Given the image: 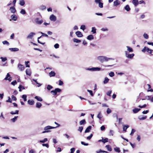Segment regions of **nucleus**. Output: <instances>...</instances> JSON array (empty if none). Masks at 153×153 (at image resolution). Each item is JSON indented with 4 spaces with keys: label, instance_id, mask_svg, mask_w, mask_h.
<instances>
[{
    "label": "nucleus",
    "instance_id": "nucleus-1",
    "mask_svg": "<svg viewBox=\"0 0 153 153\" xmlns=\"http://www.w3.org/2000/svg\"><path fill=\"white\" fill-rule=\"evenodd\" d=\"M127 48V51H125V56L128 58L132 59L134 56V53L129 54V52H133V49L128 46L126 47Z\"/></svg>",
    "mask_w": 153,
    "mask_h": 153
},
{
    "label": "nucleus",
    "instance_id": "nucleus-2",
    "mask_svg": "<svg viewBox=\"0 0 153 153\" xmlns=\"http://www.w3.org/2000/svg\"><path fill=\"white\" fill-rule=\"evenodd\" d=\"M97 59L100 62L103 63L104 62H107L109 60H114V59L111 58H108L104 56H100L97 58Z\"/></svg>",
    "mask_w": 153,
    "mask_h": 153
},
{
    "label": "nucleus",
    "instance_id": "nucleus-3",
    "mask_svg": "<svg viewBox=\"0 0 153 153\" xmlns=\"http://www.w3.org/2000/svg\"><path fill=\"white\" fill-rule=\"evenodd\" d=\"M56 128V127H52L51 126H47L44 128V130L45 131H43L42 133H45L50 132L51 131L49 130L51 129H52L55 128Z\"/></svg>",
    "mask_w": 153,
    "mask_h": 153
},
{
    "label": "nucleus",
    "instance_id": "nucleus-4",
    "mask_svg": "<svg viewBox=\"0 0 153 153\" xmlns=\"http://www.w3.org/2000/svg\"><path fill=\"white\" fill-rule=\"evenodd\" d=\"M142 52H145L146 51L149 53L153 55V50L152 49H149V48L146 47H145L142 50Z\"/></svg>",
    "mask_w": 153,
    "mask_h": 153
},
{
    "label": "nucleus",
    "instance_id": "nucleus-5",
    "mask_svg": "<svg viewBox=\"0 0 153 153\" xmlns=\"http://www.w3.org/2000/svg\"><path fill=\"white\" fill-rule=\"evenodd\" d=\"M86 69L91 71H99L100 70L101 68L98 67H93L91 68H87Z\"/></svg>",
    "mask_w": 153,
    "mask_h": 153
},
{
    "label": "nucleus",
    "instance_id": "nucleus-6",
    "mask_svg": "<svg viewBox=\"0 0 153 153\" xmlns=\"http://www.w3.org/2000/svg\"><path fill=\"white\" fill-rule=\"evenodd\" d=\"M61 91L60 89L59 88H56L54 90H52L51 91V93L53 95L56 94L57 92H59Z\"/></svg>",
    "mask_w": 153,
    "mask_h": 153
},
{
    "label": "nucleus",
    "instance_id": "nucleus-7",
    "mask_svg": "<svg viewBox=\"0 0 153 153\" xmlns=\"http://www.w3.org/2000/svg\"><path fill=\"white\" fill-rule=\"evenodd\" d=\"M101 0H95V2L96 4H98V6L102 8L103 7V3L101 2Z\"/></svg>",
    "mask_w": 153,
    "mask_h": 153
},
{
    "label": "nucleus",
    "instance_id": "nucleus-8",
    "mask_svg": "<svg viewBox=\"0 0 153 153\" xmlns=\"http://www.w3.org/2000/svg\"><path fill=\"white\" fill-rule=\"evenodd\" d=\"M40 33L42 34V35L41 36H40V37H39L38 38V42L40 44H42V45H44L45 44V42L42 43V42H41L40 41H39V39H40V38L41 37L43 36H45L46 37H48V36L47 34H46L45 33H44L42 32H40Z\"/></svg>",
    "mask_w": 153,
    "mask_h": 153
},
{
    "label": "nucleus",
    "instance_id": "nucleus-9",
    "mask_svg": "<svg viewBox=\"0 0 153 153\" xmlns=\"http://www.w3.org/2000/svg\"><path fill=\"white\" fill-rule=\"evenodd\" d=\"M50 19L52 21L55 22L56 20V18L53 14H52L50 17Z\"/></svg>",
    "mask_w": 153,
    "mask_h": 153
},
{
    "label": "nucleus",
    "instance_id": "nucleus-10",
    "mask_svg": "<svg viewBox=\"0 0 153 153\" xmlns=\"http://www.w3.org/2000/svg\"><path fill=\"white\" fill-rule=\"evenodd\" d=\"M4 79L5 80H8L9 82H10L11 81L12 78L10 77V76L9 73H8L7 74L5 78Z\"/></svg>",
    "mask_w": 153,
    "mask_h": 153
},
{
    "label": "nucleus",
    "instance_id": "nucleus-11",
    "mask_svg": "<svg viewBox=\"0 0 153 153\" xmlns=\"http://www.w3.org/2000/svg\"><path fill=\"white\" fill-rule=\"evenodd\" d=\"M18 68L19 70L21 71H23L25 69L24 66L20 64H18Z\"/></svg>",
    "mask_w": 153,
    "mask_h": 153
},
{
    "label": "nucleus",
    "instance_id": "nucleus-12",
    "mask_svg": "<svg viewBox=\"0 0 153 153\" xmlns=\"http://www.w3.org/2000/svg\"><path fill=\"white\" fill-rule=\"evenodd\" d=\"M36 34L35 33L33 32L30 33L27 36V39H32L33 36Z\"/></svg>",
    "mask_w": 153,
    "mask_h": 153
},
{
    "label": "nucleus",
    "instance_id": "nucleus-13",
    "mask_svg": "<svg viewBox=\"0 0 153 153\" xmlns=\"http://www.w3.org/2000/svg\"><path fill=\"white\" fill-rule=\"evenodd\" d=\"M120 2L118 0H116L113 2V5L114 6L116 7L120 4Z\"/></svg>",
    "mask_w": 153,
    "mask_h": 153
},
{
    "label": "nucleus",
    "instance_id": "nucleus-14",
    "mask_svg": "<svg viewBox=\"0 0 153 153\" xmlns=\"http://www.w3.org/2000/svg\"><path fill=\"white\" fill-rule=\"evenodd\" d=\"M76 35L79 37H81L83 36V35L82 33L79 31H77L76 33Z\"/></svg>",
    "mask_w": 153,
    "mask_h": 153
},
{
    "label": "nucleus",
    "instance_id": "nucleus-15",
    "mask_svg": "<svg viewBox=\"0 0 153 153\" xmlns=\"http://www.w3.org/2000/svg\"><path fill=\"white\" fill-rule=\"evenodd\" d=\"M36 22L37 24L40 25L43 22V21L42 20H40L39 18H37L36 19Z\"/></svg>",
    "mask_w": 153,
    "mask_h": 153
},
{
    "label": "nucleus",
    "instance_id": "nucleus-16",
    "mask_svg": "<svg viewBox=\"0 0 153 153\" xmlns=\"http://www.w3.org/2000/svg\"><path fill=\"white\" fill-rule=\"evenodd\" d=\"M9 49L12 52H15L18 51L19 49L17 48H10Z\"/></svg>",
    "mask_w": 153,
    "mask_h": 153
},
{
    "label": "nucleus",
    "instance_id": "nucleus-17",
    "mask_svg": "<svg viewBox=\"0 0 153 153\" xmlns=\"http://www.w3.org/2000/svg\"><path fill=\"white\" fill-rule=\"evenodd\" d=\"M132 3L135 6H137L138 4V0H133Z\"/></svg>",
    "mask_w": 153,
    "mask_h": 153
},
{
    "label": "nucleus",
    "instance_id": "nucleus-18",
    "mask_svg": "<svg viewBox=\"0 0 153 153\" xmlns=\"http://www.w3.org/2000/svg\"><path fill=\"white\" fill-rule=\"evenodd\" d=\"M10 10L11 12L13 13H14L16 11V9L14 7H11L10 8Z\"/></svg>",
    "mask_w": 153,
    "mask_h": 153
},
{
    "label": "nucleus",
    "instance_id": "nucleus-19",
    "mask_svg": "<svg viewBox=\"0 0 153 153\" xmlns=\"http://www.w3.org/2000/svg\"><path fill=\"white\" fill-rule=\"evenodd\" d=\"M86 122L85 120L83 119L79 122V123L80 125H83L86 124Z\"/></svg>",
    "mask_w": 153,
    "mask_h": 153
},
{
    "label": "nucleus",
    "instance_id": "nucleus-20",
    "mask_svg": "<svg viewBox=\"0 0 153 153\" xmlns=\"http://www.w3.org/2000/svg\"><path fill=\"white\" fill-rule=\"evenodd\" d=\"M91 129V126H88L86 129L85 131V133H88L89 132Z\"/></svg>",
    "mask_w": 153,
    "mask_h": 153
},
{
    "label": "nucleus",
    "instance_id": "nucleus-21",
    "mask_svg": "<svg viewBox=\"0 0 153 153\" xmlns=\"http://www.w3.org/2000/svg\"><path fill=\"white\" fill-rule=\"evenodd\" d=\"M94 37L93 35H90L88 36L87 37V39L88 40H91L93 39H94Z\"/></svg>",
    "mask_w": 153,
    "mask_h": 153
},
{
    "label": "nucleus",
    "instance_id": "nucleus-22",
    "mask_svg": "<svg viewBox=\"0 0 153 153\" xmlns=\"http://www.w3.org/2000/svg\"><path fill=\"white\" fill-rule=\"evenodd\" d=\"M28 103L30 105H33L34 103V102L33 100H28L27 101Z\"/></svg>",
    "mask_w": 153,
    "mask_h": 153
},
{
    "label": "nucleus",
    "instance_id": "nucleus-23",
    "mask_svg": "<svg viewBox=\"0 0 153 153\" xmlns=\"http://www.w3.org/2000/svg\"><path fill=\"white\" fill-rule=\"evenodd\" d=\"M55 73L53 71H51V72L49 73V75L50 77H52L54 76L55 75Z\"/></svg>",
    "mask_w": 153,
    "mask_h": 153
},
{
    "label": "nucleus",
    "instance_id": "nucleus-24",
    "mask_svg": "<svg viewBox=\"0 0 153 153\" xmlns=\"http://www.w3.org/2000/svg\"><path fill=\"white\" fill-rule=\"evenodd\" d=\"M11 19L14 21H16L17 19V17L15 15H13L11 16Z\"/></svg>",
    "mask_w": 153,
    "mask_h": 153
},
{
    "label": "nucleus",
    "instance_id": "nucleus-25",
    "mask_svg": "<svg viewBox=\"0 0 153 153\" xmlns=\"http://www.w3.org/2000/svg\"><path fill=\"white\" fill-rule=\"evenodd\" d=\"M140 108H135L133 110V111L134 113H136L140 110Z\"/></svg>",
    "mask_w": 153,
    "mask_h": 153
},
{
    "label": "nucleus",
    "instance_id": "nucleus-26",
    "mask_svg": "<svg viewBox=\"0 0 153 153\" xmlns=\"http://www.w3.org/2000/svg\"><path fill=\"white\" fill-rule=\"evenodd\" d=\"M35 98L37 100L39 101H42V99L39 96H36L35 97Z\"/></svg>",
    "mask_w": 153,
    "mask_h": 153
},
{
    "label": "nucleus",
    "instance_id": "nucleus-27",
    "mask_svg": "<svg viewBox=\"0 0 153 153\" xmlns=\"http://www.w3.org/2000/svg\"><path fill=\"white\" fill-rule=\"evenodd\" d=\"M26 74L27 75L30 76L31 74V72L30 69H27L26 71Z\"/></svg>",
    "mask_w": 153,
    "mask_h": 153
},
{
    "label": "nucleus",
    "instance_id": "nucleus-28",
    "mask_svg": "<svg viewBox=\"0 0 153 153\" xmlns=\"http://www.w3.org/2000/svg\"><path fill=\"white\" fill-rule=\"evenodd\" d=\"M147 118V117L146 116H145L144 117H142L141 116H140L138 118L140 120H143L146 119Z\"/></svg>",
    "mask_w": 153,
    "mask_h": 153
},
{
    "label": "nucleus",
    "instance_id": "nucleus-29",
    "mask_svg": "<svg viewBox=\"0 0 153 153\" xmlns=\"http://www.w3.org/2000/svg\"><path fill=\"white\" fill-rule=\"evenodd\" d=\"M42 104L39 102H37L36 104V107L38 108H40L42 106Z\"/></svg>",
    "mask_w": 153,
    "mask_h": 153
},
{
    "label": "nucleus",
    "instance_id": "nucleus-30",
    "mask_svg": "<svg viewBox=\"0 0 153 153\" xmlns=\"http://www.w3.org/2000/svg\"><path fill=\"white\" fill-rule=\"evenodd\" d=\"M18 117V116H15L13 118L11 119L10 120L13 122H15L16 121Z\"/></svg>",
    "mask_w": 153,
    "mask_h": 153
},
{
    "label": "nucleus",
    "instance_id": "nucleus-31",
    "mask_svg": "<svg viewBox=\"0 0 153 153\" xmlns=\"http://www.w3.org/2000/svg\"><path fill=\"white\" fill-rule=\"evenodd\" d=\"M25 4L24 0H19V4L22 6H24Z\"/></svg>",
    "mask_w": 153,
    "mask_h": 153
},
{
    "label": "nucleus",
    "instance_id": "nucleus-32",
    "mask_svg": "<svg viewBox=\"0 0 153 153\" xmlns=\"http://www.w3.org/2000/svg\"><path fill=\"white\" fill-rule=\"evenodd\" d=\"M125 9L127 11H129L130 10V8L129 6L128 5H127L125 7Z\"/></svg>",
    "mask_w": 153,
    "mask_h": 153
},
{
    "label": "nucleus",
    "instance_id": "nucleus-33",
    "mask_svg": "<svg viewBox=\"0 0 153 153\" xmlns=\"http://www.w3.org/2000/svg\"><path fill=\"white\" fill-rule=\"evenodd\" d=\"M109 81V79L107 77H106L105 78L104 80L103 81V83L104 84H106Z\"/></svg>",
    "mask_w": 153,
    "mask_h": 153
},
{
    "label": "nucleus",
    "instance_id": "nucleus-34",
    "mask_svg": "<svg viewBox=\"0 0 153 153\" xmlns=\"http://www.w3.org/2000/svg\"><path fill=\"white\" fill-rule=\"evenodd\" d=\"M106 148H107V150L109 151H111L112 150V149L111 147V146L109 145H106L105 146Z\"/></svg>",
    "mask_w": 153,
    "mask_h": 153
},
{
    "label": "nucleus",
    "instance_id": "nucleus-35",
    "mask_svg": "<svg viewBox=\"0 0 153 153\" xmlns=\"http://www.w3.org/2000/svg\"><path fill=\"white\" fill-rule=\"evenodd\" d=\"M96 29L95 27H92V30L91 32L93 33H96Z\"/></svg>",
    "mask_w": 153,
    "mask_h": 153
},
{
    "label": "nucleus",
    "instance_id": "nucleus-36",
    "mask_svg": "<svg viewBox=\"0 0 153 153\" xmlns=\"http://www.w3.org/2000/svg\"><path fill=\"white\" fill-rule=\"evenodd\" d=\"M19 111L18 110H16L15 112L12 111L10 113L12 114H18Z\"/></svg>",
    "mask_w": 153,
    "mask_h": 153
},
{
    "label": "nucleus",
    "instance_id": "nucleus-37",
    "mask_svg": "<svg viewBox=\"0 0 153 153\" xmlns=\"http://www.w3.org/2000/svg\"><path fill=\"white\" fill-rule=\"evenodd\" d=\"M74 42L76 43H79L81 42V40L77 39L74 38L73 39Z\"/></svg>",
    "mask_w": 153,
    "mask_h": 153
},
{
    "label": "nucleus",
    "instance_id": "nucleus-38",
    "mask_svg": "<svg viewBox=\"0 0 153 153\" xmlns=\"http://www.w3.org/2000/svg\"><path fill=\"white\" fill-rule=\"evenodd\" d=\"M129 127V126L128 125H124L123 126V130L124 131H126V130Z\"/></svg>",
    "mask_w": 153,
    "mask_h": 153
},
{
    "label": "nucleus",
    "instance_id": "nucleus-39",
    "mask_svg": "<svg viewBox=\"0 0 153 153\" xmlns=\"http://www.w3.org/2000/svg\"><path fill=\"white\" fill-rule=\"evenodd\" d=\"M114 150L116 152L118 153L120 152V148L117 147L114 148Z\"/></svg>",
    "mask_w": 153,
    "mask_h": 153
},
{
    "label": "nucleus",
    "instance_id": "nucleus-40",
    "mask_svg": "<svg viewBox=\"0 0 153 153\" xmlns=\"http://www.w3.org/2000/svg\"><path fill=\"white\" fill-rule=\"evenodd\" d=\"M27 95L25 94L22 95V98L23 99L24 101H27Z\"/></svg>",
    "mask_w": 153,
    "mask_h": 153
},
{
    "label": "nucleus",
    "instance_id": "nucleus-41",
    "mask_svg": "<svg viewBox=\"0 0 153 153\" xmlns=\"http://www.w3.org/2000/svg\"><path fill=\"white\" fill-rule=\"evenodd\" d=\"M48 141V139L47 138H45L43 140H40L39 142L41 143H44Z\"/></svg>",
    "mask_w": 153,
    "mask_h": 153
},
{
    "label": "nucleus",
    "instance_id": "nucleus-42",
    "mask_svg": "<svg viewBox=\"0 0 153 153\" xmlns=\"http://www.w3.org/2000/svg\"><path fill=\"white\" fill-rule=\"evenodd\" d=\"M19 91H22V89H25L24 87L23 86L21 85H19Z\"/></svg>",
    "mask_w": 153,
    "mask_h": 153
},
{
    "label": "nucleus",
    "instance_id": "nucleus-43",
    "mask_svg": "<svg viewBox=\"0 0 153 153\" xmlns=\"http://www.w3.org/2000/svg\"><path fill=\"white\" fill-rule=\"evenodd\" d=\"M109 75L111 77H112L114 76V74L113 72H110L109 74Z\"/></svg>",
    "mask_w": 153,
    "mask_h": 153
},
{
    "label": "nucleus",
    "instance_id": "nucleus-44",
    "mask_svg": "<svg viewBox=\"0 0 153 153\" xmlns=\"http://www.w3.org/2000/svg\"><path fill=\"white\" fill-rule=\"evenodd\" d=\"M101 112H99L97 116V117L100 120H101L102 118V116H101Z\"/></svg>",
    "mask_w": 153,
    "mask_h": 153
},
{
    "label": "nucleus",
    "instance_id": "nucleus-45",
    "mask_svg": "<svg viewBox=\"0 0 153 153\" xmlns=\"http://www.w3.org/2000/svg\"><path fill=\"white\" fill-rule=\"evenodd\" d=\"M83 128L82 126H79L78 129V131L81 132L83 129Z\"/></svg>",
    "mask_w": 153,
    "mask_h": 153
},
{
    "label": "nucleus",
    "instance_id": "nucleus-46",
    "mask_svg": "<svg viewBox=\"0 0 153 153\" xmlns=\"http://www.w3.org/2000/svg\"><path fill=\"white\" fill-rule=\"evenodd\" d=\"M29 63V61H25V65H26V67H30V65L28 64V63Z\"/></svg>",
    "mask_w": 153,
    "mask_h": 153
},
{
    "label": "nucleus",
    "instance_id": "nucleus-47",
    "mask_svg": "<svg viewBox=\"0 0 153 153\" xmlns=\"http://www.w3.org/2000/svg\"><path fill=\"white\" fill-rule=\"evenodd\" d=\"M47 88L48 90H50L51 89L53 88V87L50 85H48Z\"/></svg>",
    "mask_w": 153,
    "mask_h": 153
},
{
    "label": "nucleus",
    "instance_id": "nucleus-48",
    "mask_svg": "<svg viewBox=\"0 0 153 153\" xmlns=\"http://www.w3.org/2000/svg\"><path fill=\"white\" fill-rule=\"evenodd\" d=\"M20 13L22 14H26V12L25 10L22 9L20 11Z\"/></svg>",
    "mask_w": 153,
    "mask_h": 153
},
{
    "label": "nucleus",
    "instance_id": "nucleus-49",
    "mask_svg": "<svg viewBox=\"0 0 153 153\" xmlns=\"http://www.w3.org/2000/svg\"><path fill=\"white\" fill-rule=\"evenodd\" d=\"M2 43L4 45H9V42L7 41H3Z\"/></svg>",
    "mask_w": 153,
    "mask_h": 153
},
{
    "label": "nucleus",
    "instance_id": "nucleus-50",
    "mask_svg": "<svg viewBox=\"0 0 153 153\" xmlns=\"http://www.w3.org/2000/svg\"><path fill=\"white\" fill-rule=\"evenodd\" d=\"M143 36L146 39H147L149 38L148 35H147V34L144 33L143 35Z\"/></svg>",
    "mask_w": 153,
    "mask_h": 153
},
{
    "label": "nucleus",
    "instance_id": "nucleus-51",
    "mask_svg": "<svg viewBox=\"0 0 153 153\" xmlns=\"http://www.w3.org/2000/svg\"><path fill=\"white\" fill-rule=\"evenodd\" d=\"M114 131H113L110 130L109 132L110 135L113 136L114 134Z\"/></svg>",
    "mask_w": 153,
    "mask_h": 153
},
{
    "label": "nucleus",
    "instance_id": "nucleus-52",
    "mask_svg": "<svg viewBox=\"0 0 153 153\" xmlns=\"http://www.w3.org/2000/svg\"><path fill=\"white\" fill-rule=\"evenodd\" d=\"M93 136L92 134H91L89 136L87 137V139L88 140H90Z\"/></svg>",
    "mask_w": 153,
    "mask_h": 153
},
{
    "label": "nucleus",
    "instance_id": "nucleus-53",
    "mask_svg": "<svg viewBox=\"0 0 153 153\" xmlns=\"http://www.w3.org/2000/svg\"><path fill=\"white\" fill-rule=\"evenodd\" d=\"M108 141V138H105V139H103V143H105L107 142Z\"/></svg>",
    "mask_w": 153,
    "mask_h": 153
},
{
    "label": "nucleus",
    "instance_id": "nucleus-54",
    "mask_svg": "<svg viewBox=\"0 0 153 153\" xmlns=\"http://www.w3.org/2000/svg\"><path fill=\"white\" fill-rule=\"evenodd\" d=\"M107 113L109 114L111 112V110L109 108H108L106 111Z\"/></svg>",
    "mask_w": 153,
    "mask_h": 153
},
{
    "label": "nucleus",
    "instance_id": "nucleus-55",
    "mask_svg": "<svg viewBox=\"0 0 153 153\" xmlns=\"http://www.w3.org/2000/svg\"><path fill=\"white\" fill-rule=\"evenodd\" d=\"M1 59L2 62H4L7 60V59L6 57H1Z\"/></svg>",
    "mask_w": 153,
    "mask_h": 153
},
{
    "label": "nucleus",
    "instance_id": "nucleus-56",
    "mask_svg": "<svg viewBox=\"0 0 153 153\" xmlns=\"http://www.w3.org/2000/svg\"><path fill=\"white\" fill-rule=\"evenodd\" d=\"M112 91H109L107 92L106 94L107 95L110 96H111V93Z\"/></svg>",
    "mask_w": 153,
    "mask_h": 153
},
{
    "label": "nucleus",
    "instance_id": "nucleus-57",
    "mask_svg": "<svg viewBox=\"0 0 153 153\" xmlns=\"http://www.w3.org/2000/svg\"><path fill=\"white\" fill-rule=\"evenodd\" d=\"M11 84L12 85H14L17 84V82L16 80H14L11 82Z\"/></svg>",
    "mask_w": 153,
    "mask_h": 153
},
{
    "label": "nucleus",
    "instance_id": "nucleus-58",
    "mask_svg": "<svg viewBox=\"0 0 153 153\" xmlns=\"http://www.w3.org/2000/svg\"><path fill=\"white\" fill-rule=\"evenodd\" d=\"M101 30L103 31H107L108 30V29L107 28H102L101 29Z\"/></svg>",
    "mask_w": 153,
    "mask_h": 153
},
{
    "label": "nucleus",
    "instance_id": "nucleus-59",
    "mask_svg": "<svg viewBox=\"0 0 153 153\" xmlns=\"http://www.w3.org/2000/svg\"><path fill=\"white\" fill-rule=\"evenodd\" d=\"M87 91L90 93V94L91 95V96H93V92L92 91L88 90Z\"/></svg>",
    "mask_w": 153,
    "mask_h": 153
},
{
    "label": "nucleus",
    "instance_id": "nucleus-60",
    "mask_svg": "<svg viewBox=\"0 0 153 153\" xmlns=\"http://www.w3.org/2000/svg\"><path fill=\"white\" fill-rule=\"evenodd\" d=\"M80 29L84 30L85 29V26L84 25H82L80 27Z\"/></svg>",
    "mask_w": 153,
    "mask_h": 153
},
{
    "label": "nucleus",
    "instance_id": "nucleus-61",
    "mask_svg": "<svg viewBox=\"0 0 153 153\" xmlns=\"http://www.w3.org/2000/svg\"><path fill=\"white\" fill-rule=\"evenodd\" d=\"M59 44L56 43L54 45V47L55 48H59Z\"/></svg>",
    "mask_w": 153,
    "mask_h": 153
},
{
    "label": "nucleus",
    "instance_id": "nucleus-62",
    "mask_svg": "<svg viewBox=\"0 0 153 153\" xmlns=\"http://www.w3.org/2000/svg\"><path fill=\"white\" fill-rule=\"evenodd\" d=\"M135 130L134 129H132L131 130V133H130V135H133V134L135 132Z\"/></svg>",
    "mask_w": 153,
    "mask_h": 153
},
{
    "label": "nucleus",
    "instance_id": "nucleus-63",
    "mask_svg": "<svg viewBox=\"0 0 153 153\" xmlns=\"http://www.w3.org/2000/svg\"><path fill=\"white\" fill-rule=\"evenodd\" d=\"M11 98L12 100H16V98L15 96L14 95H12L11 96Z\"/></svg>",
    "mask_w": 153,
    "mask_h": 153
},
{
    "label": "nucleus",
    "instance_id": "nucleus-64",
    "mask_svg": "<svg viewBox=\"0 0 153 153\" xmlns=\"http://www.w3.org/2000/svg\"><path fill=\"white\" fill-rule=\"evenodd\" d=\"M29 153H36V152L33 150L32 149L29 151Z\"/></svg>",
    "mask_w": 153,
    "mask_h": 153
}]
</instances>
